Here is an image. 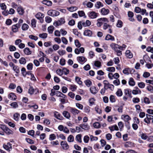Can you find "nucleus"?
Listing matches in <instances>:
<instances>
[{"label":"nucleus","instance_id":"4c0bfd02","mask_svg":"<svg viewBox=\"0 0 153 153\" xmlns=\"http://www.w3.org/2000/svg\"><path fill=\"white\" fill-rule=\"evenodd\" d=\"M19 63L21 64H25L26 63V60L24 57L20 58L19 60Z\"/></svg>","mask_w":153,"mask_h":153},{"label":"nucleus","instance_id":"f704fd0d","mask_svg":"<svg viewBox=\"0 0 153 153\" xmlns=\"http://www.w3.org/2000/svg\"><path fill=\"white\" fill-rule=\"evenodd\" d=\"M81 137L82 135L81 134H78L76 136V139L78 142L81 143L82 142Z\"/></svg>","mask_w":153,"mask_h":153},{"label":"nucleus","instance_id":"09e8293b","mask_svg":"<svg viewBox=\"0 0 153 153\" xmlns=\"http://www.w3.org/2000/svg\"><path fill=\"white\" fill-rule=\"evenodd\" d=\"M132 92V94L134 95L140 94L141 93V90H133Z\"/></svg>","mask_w":153,"mask_h":153},{"label":"nucleus","instance_id":"f257e3e1","mask_svg":"<svg viewBox=\"0 0 153 153\" xmlns=\"http://www.w3.org/2000/svg\"><path fill=\"white\" fill-rule=\"evenodd\" d=\"M97 25L98 27H100L103 24L108 23V20L106 18H102L99 19L97 20Z\"/></svg>","mask_w":153,"mask_h":153},{"label":"nucleus","instance_id":"7c9ffc66","mask_svg":"<svg viewBox=\"0 0 153 153\" xmlns=\"http://www.w3.org/2000/svg\"><path fill=\"white\" fill-rule=\"evenodd\" d=\"M17 11L18 13L20 15H22L24 13L23 9L21 7H19L18 8Z\"/></svg>","mask_w":153,"mask_h":153},{"label":"nucleus","instance_id":"9d476101","mask_svg":"<svg viewBox=\"0 0 153 153\" xmlns=\"http://www.w3.org/2000/svg\"><path fill=\"white\" fill-rule=\"evenodd\" d=\"M79 126L85 130H88L90 128L89 126L87 123H83L80 124Z\"/></svg>","mask_w":153,"mask_h":153},{"label":"nucleus","instance_id":"f03ea898","mask_svg":"<svg viewBox=\"0 0 153 153\" xmlns=\"http://www.w3.org/2000/svg\"><path fill=\"white\" fill-rule=\"evenodd\" d=\"M47 13L49 16L54 17L58 16L59 15L60 13L59 11L56 10H50L48 11Z\"/></svg>","mask_w":153,"mask_h":153},{"label":"nucleus","instance_id":"0e129e2a","mask_svg":"<svg viewBox=\"0 0 153 153\" xmlns=\"http://www.w3.org/2000/svg\"><path fill=\"white\" fill-rule=\"evenodd\" d=\"M34 89L32 87L30 86L28 89V92L30 94H32L34 92Z\"/></svg>","mask_w":153,"mask_h":153},{"label":"nucleus","instance_id":"864d4df0","mask_svg":"<svg viewBox=\"0 0 153 153\" xmlns=\"http://www.w3.org/2000/svg\"><path fill=\"white\" fill-rule=\"evenodd\" d=\"M63 74H64L65 75H67L69 73V70L66 68H63L62 69Z\"/></svg>","mask_w":153,"mask_h":153},{"label":"nucleus","instance_id":"4d7b16f0","mask_svg":"<svg viewBox=\"0 0 153 153\" xmlns=\"http://www.w3.org/2000/svg\"><path fill=\"white\" fill-rule=\"evenodd\" d=\"M94 127L96 128H99L101 127L100 123L98 122H96L93 124Z\"/></svg>","mask_w":153,"mask_h":153},{"label":"nucleus","instance_id":"9b49d317","mask_svg":"<svg viewBox=\"0 0 153 153\" xmlns=\"http://www.w3.org/2000/svg\"><path fill=\"white\" fill-rule=\"evenodd\" d=\"M70 112L74 115H76L78 114L80 112V111L75 108H71L70 110Z\"/></svg>","mask_w":153,"mask_h":153},{"label":"nucleus","instance_id":"5fc2aeb1","mask_svg":"<svg viewBox=\"0 0 153 153\" xmlns=\"http://www.w3.org/2000/svg\"><path fill=\"white\" fill-rule=\"evenodd\" d=\"M129 68H125L123 70V73L125 74L128 75L129 74Z\"/></svg>","mask_w":153,"mask_h":153},{"label":"nucleus","instance_id":"c85d7f7f","mask_svg":"<svg viewBox=\"0 0 153 153\" xmlns=\"http://www.w3.org/2000/svg\"><path fill=\"white\" fill-rule=\"evenodd\" d=\"M36 17L38 19H41L44 17V14L40 12L38 13L35 15Z\"/></svg>","mask_w":153,"mask_h":153},{"label":"nucleus","instance_id":"bb28decb","mask_svg":"<svg viewBox=\"0 0 153 153\" xmlns=\"http://www.w3.org/2000/svg\"><path fill=\"white\" fill-rule=\"evenodd\" d=\"M24 51L25 53L27 55H29L31 54L32 51H30L29 48H26L24 49Z\"/></svg>","mask_w":153,"mask_h":153},{"label":"nucleus","instance_id":"69168bd1","mask_svg":"<svg viewBox=\"0 0 153 153\" xmlns=\"http://www.w3.org/2000/svg\"><path fill=\"white\" fill-rule=\"evenodd\" d=\"M28 27V25L27 24H24L22 26V29L23 30H27Z\"/></svg>","mask_w":153,"mask_h":153},{"label":"nucleus","instance_id":"4468645a","mask_svg":"<svg viewBox=\"0 0 153 153\" xmlns=\"http://www.w3.org/2000/svg\"><path fill=\"white\" fill-rule=\"evenodd\" d=\"M105 40H110L112 41H115V38L113 36L110 34H107L105 37Z\"/></svg>","mask_w":153,"mask_h":153},{"label":"nucleus","instance_id":"603ef678","mask_svg":"<svg viewBox=\"0 0 153 153\" xmlns=\"http://www.w3.org/2000/svg\"><path fill=\"white\" fill-rule=\"evenodd\" d=\"M0 7L1 9L3 10H6L7 6L4 3H2L0 4Z\"/></svg>","mask_w":153,"mask_h":153},{"label":"nucleus","instance_id":"473e14b6","mask_svg":"<svg viewBox=\"0 0 153 153\" xmlns=\"http://www.w3.org/2000/svg\"><path fill=\"white\" fill-rule=\"evenodd\" d=\"M54 27L53 26H50L48 28V33L51 34L52 33L54 30Z\"/></svg>","mask_w":153,"mask_h":153},{"label":"nucleus","instance_id":"5701e85b","mask_svg":"<svg viewBox=\"0 0 153 153\" xmlns=\"http://www.w3.org/2000/svg\"><path fill=\"white\" fill-rule=\"evenodd\" d=\"M128 84L129 85L131 86H134L135 85V82L134 80L131 77L129 78L128 81Z\"/></svg>","mask_w":153,"mask_h":153},{"label":"nucleus","instance_id":"dca6fc26","mask_svg":"<svg viewBox=\"0 0 153 153\" xmlns=\"http://www.w3.org/2000/svg\"><path fill=\"white\" fill-rule=\"evenodd\" d=\"M90 91L93 94H95L98 92V90L94 86H92L90 88Z\"/></svg>","mask_w":153,"mask_h":153},{"label":"nucleus","instance_id":"f3484780","mask_svg":"<svg viewBox=\"0 0 153 153\" xmlns=\"http://www.w3.org/2000/svg\"><path fill=\"white\" fill-rule=\"evenodd\" d=\"M8 97L9 99L13 100H15L16 99V96L14 93H12L9 94Z\"/></svg>","mask_w":153,"mask_h":153},{"label":"nucleus","instance_id":"ea45409f","mask_svg":"<svg viewBox=\"0 0 153 153\" xmlns=\"http://www.w3.org/2000/svg\"><path fill=\"white\" fill-rule=\"evenodd\" d=\"M133 143L130 141L126 142L125 144V146L127 148L128 147H131L133 145Z\"/></svg>","mask_w":153,"mask_h":153},{"label":"nucleus","instance_id":"f8f14e48","mask_svg":"<svg viewBox=\"0 0 153 153\" xmlns=\"http://www.w3.org/2000/svg\"><path fill=\"white\" fill-rule=\"evenodd\" d=\"M110 46L114 51H117V49H119V45L115 43H111L110 45Z\"/></svg>","mask_w":153,"mask_h":153},{"label":"nucleus","instance_id":"4be33fe9","mask_svg":"<svg viewBox=\"0 0 153 153\" xmlns=\"http://www.w3.org/2000/svg\"><path fill=\"white\" fill-rule=\"evenodd\" d=\"M106 89L108 88H110L111 89L114 88V86L113 85L110 84L109 83L108 84L105 83V85L104 87Z\"/></svg>","mask_w":153,"mask_h":153},{"label":"nucleus","instance_id":"a19ab883","mask_svg":"<svg viewBox=\"0 0 153 153\" xmlns=\"http://www.w3.org/2000/svg\"><path fill=\"white\" fill-rule=\"evenodd\" d=\"M48 34L46 33H44L39 34V37L43 39H46L47 37Z\"/></svg>","mask_w":153,"mask_h":153},{"label":"nucleus","instance_id":"423d86ee","mask_svg":"<svg viewBox=\"0 0 153 153\" xmlns=\"http://www.w3.org/2000/svg\"><path fill=\"white\" fill-rule=\"evenodd\" d=\"M89 16L91 19H93L96 18L98 15V13L94 11L90 12L88 14Z\"/></svg>","mask_w":153,"mask_h":153},{"label":"nucleus","instance_id":"774afa93","mask_svg":"<svg viewBox=\"0 0 153 153\" xmlns=\"http://www.w3.org/2000/svg\"><path fill=\"white\" fill-rule=\"evenodd\" d=\"M146 51L149 52H151L152 53H153V47H148L146 48Z\"/></svg>","mask_w":153,"mask_h":153},{"label":"nucleus","instance_id":"39448f33","mask_svg":"<svg viewBox=\"0 0 153 153\" xmlns=\"http://www.w3.org/2000/svg\"><path fill=\"white\" fill-rule=\"evenodd\" d=\"M60 145L64 150H67L69 148V145L65 141H62L61 142Z\"/></svg>","mask_w":153,"mask_h":153},{"label":"nucleus","instance_id":"3c124183","mask_svg":"<svg viewBox=\"0 0 153 153\" xmlns=\"http://www.w3.org/2000/svg\"><path fill=\"white\" fill-rule=\"evenodd\" d=\"M117 95L118 97H121L123 95V92L121 89H118L116 92Z\"/></svg>","mask_w":153,"mask_h":153},{"label":"nucleus","instance_id":"b1692460","mask_svg":"<svg viewBox=\"0 0 153 153\" xmlns=\"http://www.w3.org/2000/svg\"><path fill=\"white\" fill-rule=\"evenodd\" d=\"M67 9L70 12L75 11L78 9V7L76 6H72L67 8Z\"/></svg>","mask_w":153,"mask_h":153},{"label":"nucleus","instance_id":"ddd939ff","mask_svg":"<svg viewBox=\"0 0 153 153\" xmlns=\"http://www.w3.org/2000/svg\"><path fill=\"white\" fill-rule=\"evenodd\" d=\"M20 25L19 24H16V25H13L12 26V30L14 32H16L18 31V28L20 27Z\"/></svg>","mask_w":153,"mask_h":153},{"label":"nucleus","instance_id":"cd10ccee","mask_svg":"<svg viewBox=\"0 0 153 153\" xmlns=\"http://www.w3.org/2000/svg\"><path fill=\"white\" fill-rule=\"evenodd\" d=\"M62 114L66 118L69 119L71 117L70 113L67 111H64L63 112Z\"/></svg>","mask_w":153,"mask_h":153},{"label":"nucleus","instance_id":"c9c22d12","mask_svg":"<svg viewBox=\"0 0 153 153\" xmlns=\"http://www.w3.org/2000/svg\"><path fill=\"white\" fill-rule=\"evenodd\" d=\"M123 26V23L122 21L120 20H118L116 24V26L117 27L121 28Z\"/></svg>","mask_w":153,"mask_h":153},{"label":"nucleus","instance_id":"412c9836","mask_svg":"<svg viewBox=\"0 0 153 153\" xmlns=\"http://www.w3.org/2000/svg\"><path fill=\"white\" fill-rule=\"evenodd\" d=\"M125 54L126 56L128 57L129 58H131L133 57V54L129 50H128L126 51Z\"/></svg>","mask_w":153,"mask_h":153},{"label":"nucleus","instance_id":"c03bdc74","mask_svg":"<svg viewBox=\"0 0 153 153\" xmlns=\"http://www.w3.org/2000/svg\"><path fill=\"white\" fill-rule=\"evenodd\" d=\"M94 65L97 68H100L101 66V63L98 61H96L94 62Z\"/></svg>","mask_w":153,"mask_h":153},{"label":"nucleus","instance_id":"6e6d98bb","mask_svg":"<svg viewBox=\"0 0 153 153\" xmlns=\"http://www.w3.org/2000/svg\"><path fill=\"white\" fill-rule=\"evenodd\" d=\"M107 23H104L103 26V28L104 30H106L108 28H109V27H111L112 26L111 25H110L108 24H107Z\"/></svg>","mask_w":153,"mask_h":153},{"label":"nucleus","instance_id":"7ed1b4c3","mask_svg":"<svg viewBox=\"0 0 153 153\" xmlns=\"http://www.w3.org/2000/svg\"><path fill=\"white\" fill-rule=\"evenodd\" d=\"M65 23V21L64 18H61L58 21L54 22L53 24L56 27H57L62 25Z\"/></svg>","mask_w":153,"mask_h":153},{"label":"nucleus","instance_id":"a18cd8bd","mask_svg":"<svg viewBox=\"0 0 153 153\" xmlns=\"http://www.w3.org/2000/svg\"><path fill=\"white\" fill-rule=\"evenodd\" d=\"M62 69H58L56 71V73L60 76H62L63 75Z\"/></svg>","mask_w":153,"mask_h":153},{"label":"nucleus","instance_id":"e2e57ef3","mask_svg":"<svg viewBox=\"0 0 153 153\" xmlns=\"http://www.w3.org/2000/svg\"><path fill=\"white\" fill-rule=\"evenodd\" d=\"M89 137L88 135L85 136L83 138L84 142L85 143H88L89 140Z\"/></svg>","mask_w":153,"mask_h":153},{"label":"nucleus","instance_id":"393cba45","mask_svg":"<svg viewBox=\"0 0 153 153\" xmlns=\"http://www.w3.org/2000/svg\"><path fill=\"white\" fill-rule=\"evenodd\" d=\"M109 12V10L106 9L105 8H102L101 10V12L102 14L103 15H106L108 14Z\"/></svg>","mask_w":153,"mask_h":153},{"label":"nucleus","instance_id":"2f4dec72","mask_svg":"<svg viewBox=\"0 0 153 153\" xmlns=\"http://www.w3.org/2000/svg\"><path fill=\"white\" fill-rule=\"evenodd\" d=\"M103 6V4L100 1L97 2L95 4V7L98 9H99Z\"/></svg>","mask_w":153,"mask_h":153},{"label":"nucleus","instance_id":"de8ad7c7","mask_svg":"<svg viewBox=\"0 0 153 153\" xmlns=\"http://www.w3.org/2000/svg\"><path fill=\"white\" fill-rule=\"evenodd\" d=\"M106 70L110 72H114L115 71V68L114 67H110L107 68Z\"/></svg>","mask_w":153,"mask_h":153},{"label":"nucleus","instance_id":"37998d69","mask_svg":"<svg viewBox=\"0 0 153 153\" xmlns=\"http://www.w3.org/2000/svg\"><path fill=\"white\" fill-rule=\"evenodd\" d=\"M68 141L69 142H73L74 140V136L72 135H70L68 138Z\"/></svg>","mask_w":153,"mask_h":153},{"label":"nucleus","instance_id":"bf43d9fd","mask_svg":"<svg viewBox=\"0 0 153 153\" xmlns=\"http://www.w3.org/2000/svg\"><path fill=\"white\" fill-rule=\"evenodd\" d=\"M138 85L140 88H143L145 87V85L144 82H141L138 83Z\"/></svg>","mask_w":153,"mask_h":153},{"label":"nucleus","instance_id":"052dcab7","mask_svg":"<svg viewBox=\"0 0 153 153\" xmlns=\"http://www.w3.org/2000/svg\"><path fill=\"white\" fill-rule=\"evenodd\" d=\"M74 43L75 46L79 48L81 46V44L77 39H76L75 40Z\"/></svg>","mask_w":153,"mask_h":153},{"label":"nucleus","instance_id":"c756f323","mask_svg":"<svg viewBox=\"0 0 153 153\" xmlns=\"http://www.w3.org/2000/svg\"><path fill=\"white\" fill-rule=\"evenodd\" d=\"M10 105L12 108H17L19 107L17 103L15 102H13L10 103Z\"/></svg>","mask_w":153,"mask_h":153},{"label":"nucleus","instance_id":"79ce46f5","mask_svg":"<svg viewBox=\"0 0 153 153\" xmlns=\"http://www.w3.org/2000/svg\"><path fill=\"white\" fill-rule=\"evenodd\" d=\"M29 38L30 39L35 41H37L38 39V38L37 36L33 35H30L29 36Z\"/></svg>","mask_w":153,"mask_h":153},{"label":"nucleus","instance_id":"aec40b11","mask_svg":"<svg viewBox=\"0 0 153 153\" xmlns=\"http://www.w3.org/2000/svg\"><path fill=\"white\" fill-rule=\"evenodd\" d=\"M108 128L111 132H112L114 130L118 131L119 130L118 127L116 125H114L111 126H110L108 127Z\"/></svg>","mask_w":153,"mask_h":153},{"label":"nucleus","instance_id":"49530a36","mask_svg":"<svg viewBox=\"0 0 153 153\" xmlns=\"http://www.w3.org/2000/svg\"><path fill=\"white\" fill-rule=\"evenodd\" d=\"M13 69L17 74H19L20 72L19 68L17 66L15 65L13 67Z\"/></svg>","mask_w":153,"mask_h":153},{"label":"nucleus","instance_id":"8fccbe9b","mask_svg":"<svg viewBox=\"0 0 153 153\" xmlns=\"http://www.w3.org/2000/svg\"><path fill=\"white\" fill-rule=\"evenodd\" d=\"M95 101V100L93 98H91L89 99V102L90 104V105L91 106L92 105L94 104Z\"/></svg>","mask_w":153,"mask_h":153},{"label":"nucleus","instance_id":"58836bf2","mask_svg":"<svg viewBox=\"0 0 153 153\" xmlns=\"http://www.w3.org/2000/svg\"><path fill=\"white\" fill-rule=\"evenodd\" d=\"M77 88V86L75 85H70L69 88L72 91H75Z\"/></svg>","mask_w":153,"mask_h":153},{"label":"nucleus","instance_id":"e433bc0d","mask_svg":"<svg viewBox=\"0 0 153 153\" xmlns=\"http://www.w3.org/2000/svg\"><path fill=\"white\" fill-rule=\"evenodd\" d=\"M84 111L85 113L89 114L90 111V108L88 106H86L84 107Z\"/></svg>","mask_w":153,"mask_h":153},{"label":"nucleus","instance_id":"6e6552de","mask_svg":"<svg viewBox=\"0 0 153 153\" xmlns=\"http://www.w3.org/2000/svg\"><path fill=\"white\" fill-rule=\"evenodd\" d=\"M3 147L5 150L9 152L12 149L11 144L10 143H8L6 145L4 144Z\"/></svg>","mask_w":153,"mask_h":153},{"label":"nucleus","instance_id":"2eb2a0df","mask_svg":"<svg viewBox=\"0 0 153 153\" xmlns=\"http://www.w3.org/2000/svg\"><path fill=\"white\" fill-rule=\"evenodd\" d=\"M54 115L55 118L59 120H62L63 119V117L58 112L55 111L54 113Z\"/></svg>","mask_w":153,"mask_h":153},{"label":"nucleus","instance_id":"1a4fd4ad","mask_svg":"<svg viewBox=\"0 0 153 153\" xmlns=\"http://www.w3.org/2000/svg\"><path fill=\"white\" fill-rule=\"evenodd\" d=\"M121 118L126 122H127L131 120V118L128 115H122L121 116Z\"/></svg>","mask_w":153,"mask_h":153},{"label":"nucleus","instance_id":"680f3d73","mask_svg":"<svg viewBox=\"0 0 153 153\" xmlns=\"http://www.w3.org/2000/svg\"><path fill=\"white\" fill-rule=\"evenodd\" d=\"M84 82L86 85L88 87H89L92 84L91 81L89 80H85Z\"/></svg>","mask_w":153,"mask_h":153},{"label":"nucleus","instance_id":"6ab92c4d","mask_svg":"<svg viewBox=\"0 0 153 153\" xmlns=\"http://www.w3.org/2000/svg\"><path fill=\"white\" fill-rule=\"evenodd\" d=\"M84 34L86 36H91L92 34V32L90 30H86L84 33Z\"/></svg>","mask_w":153,"mask_h":153},{"label":"nucleus","instance_id":"a878e982","mask_svg":"<svg viewBox=\"0 0 153 153\" xmlns=\"http://www.w3.org/2000/svg\"><path fill=\"white\" fill-rule=\"evenodd\" d=\"M91 24V22L89 20H86L85 22H83V26L84 27H88Z\"/></svg>","mask_w":153,"mask_h":153},{"label":"nucleus","instance_id":"20e7f679","mask_svg":"<svg viewBox=\"0 0 153 153\" xmlns=\"http://www.w3.org/2000/svg\"><path fill=\"white\" fill-rule=\"evenodd\" d=\"M77 60L81 64H83L87 60V59L83 56L77 57Z\"/></svg>","mask_w":153,"mask_h":153},{"label":"nucleus","instance_id":"72a5a7b5","mask_svg":"<svg viewBox=\"0 0 153 153\" xmlns=\"http://www.w3.org/2000/svg\"><path fill=\"white\" fill-rule=\"evenodd\" d=\"M20 114L18 113H16L13 115V119L16 121H18L19 119Z\"/></svg>","mask_w":153,"mask_h":153},{"label":"nucleus","instance_id":"338daca9","mask_svg":"<svg viewBox=\"0 0 153 153\" xmlns=\"http://www.w3.org/2000/svg\"><path fill=\"white\" fill-rule=\"evenodd\" d=\"M150 92L152 93L153 92V87L149 85L146 88Z\"/></svg>","mask_w":153,"mask_h":153},{"label":"nucleus","instance_id":"0eeeda50","mask_svg":"<svg viewBox=\"0 0 153 153\" xmlns=\"http://www.w3.org/2000/svg\"><path fill=\"white\" fill-rule=\"evenodd\" d=\"M124 93L125 95L130 98L132 97L131 95V91L130 89H126L124 90Z\"/></svg>","mask_w":153,"mask_h":153},{"label":"nucleus","instance_id":"13d9d810","mask_svg":"<svg viewBox=\"0 0 153 153\" xmlns=\"http://www.w3.org/2000/svg\"><path fill=\"white\" fill-rule=\"evenodd\" d=\"M4 131L6 134H12L13 133V131L7 127L4 130Z\"/></svg>","mask_w":153,"mask_h":153},{"label":"nucleus","instance_id":"a211bd4d","mask_svg":"<svg viewBox=\"0 0 153 153\" xmlns=\"http://www.w3.org/2000/svg\"><path fill=\"white\" fill-rule=\"evenodd\" d=\"M42 3L48 6H51L52 4V1L49 0H44L42 1Z\"/></svg>","mask_w":153,"mask_h":153}]
</instances>
